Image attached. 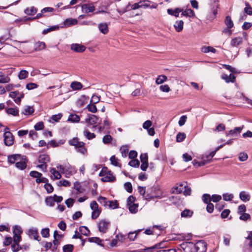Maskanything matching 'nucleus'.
Listing matches in <instances>:
<instances>
[{
  "label": "nucleus",
  "instance_id": "obj_7",
  "mask_svg": "<svg viewBox=\"0 0 252 252\" xmlns=\"http://www.w3.org/2000/svg\"><path fill=\"white\" fill-rule=\"evenodd\" d=\"M57 167L62 174L65 175L66 177L71 174V166L69 164L58 165Z\"/></svg>",
  "mask_w": 252,
  "mask_h": 252
},
{
  "label": "nucleus",
  "instance_id": "obj_38",
  "mask_svg": "<svg viewBox=\"0 0 252 252\" xmlns=\"http://www.w3.org/2000/svg\"><path fill=\"white\" fill-rule=\"evenodd\" d=\"M119 206V204L117 203L116 200H111L107 201V207L109 209H116L118 208Z\"/></svg>",
  "mask_w": 252,
  "mask_h": 252
},
{
  "label": "nucleus",
  "instance_id": "obj_63",
  "mask_svg": "<svg viewBox=\"0 0 252 252\" xmlns=\"http://www.w3.org/2000/svg\"><path fill=\"white\" fill-rule=\"evenodd\" d=\"M34 129L36 130H40L43 129L44 128V123H43V122H39L37 123L34 125Z\"/></svg>",
  "mask_w": 252,
  "mask_h": 252
},
{
  "label": "nucleus",
  "instance_id": "obj_14",
  "mask_svg": "<svg viewBox=\"0 0 252 252\" xmlns=\"http://www.w3.org/2000/svg\"><path fill=\"white\" fill-rule=\"evenodd\" d=\"M89 98V96H87L85 95H81L76 102L77 106L80 107H83L88 102Z\"/></svg>",
  "mask_w": 252,
  "mask_h": 252
},
{
  "label": "nucleus",
  "instance_id": "obj_16",
  "mask_svg": "<svg viewBox=\"0 0 252 252\" xmlns=\"http://www.w3.org/2000/svg\"><path fill=\"white\" fill-rule=\"evenodd\" d=\"M109 223L105 220H101L98 225L99 231L102 233H105L107 230Z\"/></svg>",
  "mask_w": 252,
  "mask_h": 252
},
{
  "label": "nucleus",
  "instance_id": "obj_62",
  "mask_svg": "<svg viewBox=\"0 0 252 252\" xmlns=\"http://www.w3.org/2000/svg\"><path fill=\"white\" fill-rule=\"evenodd\" d=\"M98 201L105 207H107V201H106V198L103 196H99L97 199Z\"/></svg>",
  "mask_w": 252,
  "mask_h": 252
},
{
  "label": "nucleus",
  "instance_id": "obj_23",
  "mask_svg": "<svg viewBox=\"0 0 252 252\" xmlns=\"http://www.w3.org/2000/svg\"><path fill=\"white\" fill-rule=\"evenodd\" d=\"M182 11L183 10L182 9L176 8L175 9H168L167 12L168 14L178 17H179V13Z\"/></svg>",
  "mask_w": 252,
  "mask_h": 252
},
{
  "label": "nucleus",
  "instance_id": "obj_2",
  "mask_svg": "<svg viewBox=\"0 0 252 252\" xmlns=\"http://www.w3.org/2000/svg\"><path fill=\"white\" fill-rule=\"evenodd\" d=\"M152 195L150 196H147V197H146V199L154 198H161L165 196L159 187L158 186H154L152 188Z\"/></svg>",
  "mask_w": 252,
  "mask_h": 252
},
{
  "label": "nucleus",
  "instance_id": "obj_37",
  "mask_svg": "<svg viewBox=\"0 0 252 252\" xmlns=\"http://www.w3.org/2000/svg\"><path fill=\"white\" fill-rule=\"evenodd\" d=\"M83 134L89 140H91L95 137V135L94 133L90 132L87 128H85Z\"/></svg>",
  "mask_w": 252,
  "mask_h": 252
},
{
  "label": "nucleus",
  "instance_id": "obj_46",
  "mask_svg": "<svg viewBox=\"0 0 252 252\" xmlns=\"http://www.w3.org/2000/svg\"><path fill=\"white\" fill-rule=\"evenodd\" d=\"M50 172L54 176V178L55 179H60L62 177V176L60 172L57 171L55 168H51V169L50 170Z\"/></svg>",
  "mask_w": 252,
  "mask_h": 252
},
{
  "label": "nucleus",
  "instance_id": "obj_6",
  "mask_svg": "<svg viewBox=\"0 0 252 252\" xmlns=\"http://www.w3.org/2000/svg\"><path fill=\"white\" fill-rule=\"evenodd\" d=\"M22 232L23 230L20 226L14 225L13 227V239H15V241H21L22 239L21 235Z\"/></svg>",
  "mask_w": 252,
  "mask_h": 252
},
{
  "label": "nucleus",
  "instance_id": "obj_30",
  "mask_svg": "<svg viewBox=\"0 0 252 252\" xmlns=\"http://www.w3.org/2000/svg\"><path fill=\"white\" fill-rule=\"evenodd\" d=\"M27 160L16 162L15 163V166L20 170H24L27 167Z\"/></svg>",
  "mask_w": 252,
  "mask_h": 252
},
{
  "label": "nucleus",
  "instance_id": "obj_40",
  "mask_svg": "<svg viewBox=\"0 0 252 252\" xmlns=\"http://www.w3.org/2000/svg\"><path fill=\"white\" fill-rule=\"evenodd\" d=\"M10 78L2 72H0V83H6L10 81Z\"/></svg>",
  "mask_w": 252,
  "mask_h": 252
},
{
  "label": "nucleus",
  "instance_id": "obj_51",
  "mask_svg": "<svg viewBox=\"0 0 252 252\" xmlns=\"http://www.w3.org/2000/svg\"><path fill=\"white\" fill-rule=\"evenodd\" d=\"M186 138V134L184 133L179 132L176 136V141L181 142L184 140Z\"/></svg>",
  "mask_w": 252,
  "mask_h": 252
},
{
  "label": "nucleus",
  "instance_id": "obj_28",
  "mask_svg": "<svg viewBox=\"0 0 252 252\" xmlns=\"http://www.w3.org/2000/svg\"><path fill=\"white\" fill-rule=\"evenodd\" d=\"M240 198L243 201L246 202L250 199V195L245 191H241L239 194Z\"/></svg>",
  "mask_w": 252,
  "mask_h": 252
},
{
  "label": "nucleus",
  "instance_id": "obj_61",
  "mask_svg": "<svg viewBox=\"0 0 252 252\" xmlns=\"http://www.w3.org/2000/svg\"><path fill=\"white\" fill-rule=\"evenodd\" d=\"M125 189L129 193L132 191V186L130 182H126L124 184Z\"/></svg>",
  "mask_w": 252,
  "mask_h": 252
},
{
  "label": "nucleus",
  "instance_id": "obj_54",
  "mask_svg": "<svg viewBox=\"0 0 252 252\" xmlns=\"http://www.w3.org/2000/svg\"><path fill=\"white\" fill-rule=\"evenodd\" d=\"M246 7L244 8V11L248 15H252V7L250 5L248 2L245 3Z\"/></svg>",
  "mask_w": 252,
  "mask_h": 252
},
{
  "label": "nucleus",
  "instance_id": "obj_44",
  "mask_svg": "<svg viewBox=\"0 0 252 252\" xmlns=\"http://www.w3.org/2000/svg\"><path fill=\"white\" fill-rule=\"evenodd\" d=\"M59 29V26H58V25L53 26H51V27H50V28H49L48 29H44L42 31V34H47V33H48L49 32H52V31H56V30H58Z\"/></svg>",
  "mask_w": 252,
  "mask_h": 252
},
{
  "label": "nucleus",
  "instance_id": "obj_13",
  "mask_svg": "<svg viewBox=\"0 0 252 252\" xmlns=\"http://www.w3.org/2000/svg\"><path fill=\"white\" fill-rule=\"evenodd\" d=\"M185 184H186V182H182L180 183L178 186L172 189V193L177 194L181 193L183 191Z\"/></svg>",
  "mask_w": 252,
  "mask_h": 252
},
{
  "label": "nucleus",
  "instance_id": "obj_21",
  "mask_svg": "<svg viewBox=\"0 0 252 252\" xmlns=\"http://www.w3.org/2000/svg\"><path fill=\"white\" fill-rule=\"evenodd\" d=\"M101 178V181L104 182H113L115 180V177L111 173L110 171Z\"/></svg>",
  "mask_w": 252,
  "mask_h": 252
},
{
  "label": "nucleus",
  "instance_id": "obj_22",
  "mask_svg": "<svg viewBox=\"0 0 252 252\" xmlns=\"http://www.w3.org/2000/svg\"><path fill=\"white\" fill-rule=\"evenodd\" d=\"M151 3V1L149 0H140L139 1V3L142 6V7L146 8L148 7H150L151 8H156L157 7V5H150V3Z\"/></svg>",
  "mask_w": 252,
  "mask_h": 252
},
{
  "label": "nucleus",
  "instance_id": "obj_8",
  "mask_svg": "<svg viewBox=\"0 0 252 252\" xmlns=\"http://www.w3.org/2000/svg\"><path fill=\"white\" fill-rule=\"evenodd\" d=\"M4 143L5 145L10 146L13 145L14 141V136L10 131H5L3 134Z\"/></svg>",
  "mask_w": 252,
  "mask_h": 252
},
{
  "label": "nucleus",
  "instance_id": "obj_10",
  "mask_svg": "<svg viewBox=\"0 0 252 252\" xmlns=\"http://www.w3.org/2000/svg\"><path fill=\"white\" fill-rule=\"evenodd\" d=\"M196 252H205L207 250V244L203 240H200L194 244Z\"/></svg>",
  "mask_w": 252,
  "mask_h": 252
},
{
  "label": "nucleus",
  "instance_id": "obj_53",
  "mask_svg": "<svg viewBox=\"0 0 252 252\" xmlns=\"http://www.w3.org/2000/svg\"><path fill=\"white\" fill-rule=\"evenodd\" d=\"M87 108L89 111L92 113H95L97 111V108L94 104L90 103L87 105Z\"/></svg>",
  "mask_w": 252,
  "mask_h": 252
},
{
  "label": "nucleus",
  "instance_id": "obj_20",
  "mask_svg": "<svg viewBox=\"0 0 252 252\" xmlns=\"http://www.w3.org/2000/svg\"><path fill=\"white\" fill-rule=\"evenodd\" d=\"M50 157L48 155H40L38 157V162L40 163L47 164V163L50 161Z\"/></svg>",
  "mask_w": 252,
  "mask_h": 252
},
{
  "label": "nucleus",
  "instance_id": "obj_29",
  "mask_svg": "<svg viewBox=\"0 0 252 252\" xmlns=\"http://www.w3.org/2000/svg\"><path fill=\"white\" fill-rule=\"evenodd\" d=\"M184 22L182 20L177 21L175 22L174 27L177 32H180L183 28Z\"/></svg>",
  "mask_w": 252,
  "mask_h": 252
},
{
  "label": "nucleus",
  "instance_id": "obj_19",
  "mask_svg": "<svg viewBox=\"0 0 252 252\" xmlns=\"http://www.w3.org/2000/svg\"><path fill=\"white\" fill-rule=\"evenodd\" d=\"M98 28L99 31L104 34L108 32V25L105 23H101L98 25Z\"/></svg>",
  "mask_w": 252,
  "mask_h": 252
},
{
  "label": "nucleus",
  "instance_id": "obj_41",
  "mask_svg": "<svg viewBox=\"0 0 252 252\" xmlns=\"http://www.w3.org/2000/svg\"><path fill=\"white\" fill-rule=\"evenodd\" d=\"M45 203L49 206H54L55 205V198L53 196L46 197L45 199Z\"/></svg>",
  "mask_w": 252,
  "mask_h": 252
},
{
  "label": "nucleus",
  "instance_id": "obj_56",
  "mask_svg": "<svg viewBox=\"0 0 252 252\" xmlns=\"http://www.w3.org/2000/svg\"><path fill=\"white\" fill-rule=\"evenodd\" d=\"M202 200L205 204L211 202V198L210 195L207 193L204 194L202 196Z\"/></svg>",
  "mask_w": 252,
  "mask_h": 252
},
{
  "label": "nucleus",
  "instance_id": "obj_3",
  "mask_svg": "<svg viewBox=\"0 0 252 252\" xmlns=\"http://www.w3.org/2000/svg\"><path fill=\"white\" fill-rule=\"evenodd\" d=\"M90 208L93 210L92 218L96 219L101 213V209L98 208V205L95 201H93L90 203Z\"/></svg>",
  "mask_w": 252,
  "mask_h": 252
},
{
  "label": "nucleus",
  "instance_id": "obj_34",
  "mask_svg": "<svg viewBox=\"0 0 252 252\" xmlns=\"http://www.w3.org/2000/svg\"><path fill=\"white\" fill-rule=\"evenodd\" d=\"M242 42V38L240 37H235L233 39L230 43L232 46L236 47L240 45Z\"/></svg>",
  "mask_w": 252,
  "mask_h": 252
},
{
  "label": "nucleus",
  "instance_id": "obj_1",
  "mask_svg": "<svg viewBox=\"0 0 252 252\" xmlns=\"http://www.w3.org/2000/svg\"><path fill=\"white\" fill-rule=\"evenodd\" d=\"M68 144L74 147L77 152L83 155L87 154V149L86 148L85 144L83 142L79 141L78 138L74 137L68 141Z\"/></svg>",
  "mask_w": 252,
  "mask_h": 252
},
{
  "label": "nucleus",
  "instance_id": "obj_9",
  "mask_svg": "<svg viewBox=\"0 0 252 252\" xmlns=\"http://www.w3.org/2000/svg\"><path fill=\"white\" fill-rule=\"evenodd\" d=\"M164 243L165 242L164 241L161 242L160 243L157 244L152 247H147L143 249L134 250L133 252H145L147 251H152L154 249H162L165 247Z\"/></svg>",
  "mask_w": 252,
  "mask_h": 252
},
{
  "label": "nucleus",
  "instance_id": "obj_57",
  "mask_svg": "<svg viewBox=\"0 0 252 252\" xmlns=\"http://www.w3.org/2000/svg\"><path fill=\"white\" fill-rule=\"evenodd\" d=\"M110 160L112 164L115 166H121V164H120L118 161V159L116 158L115 156H112L110 158Z\"/></svg>",
  "mask_w": 252,
  "mask_h": 252
},
{
  "label": "nucleus",
  "instance_id": "obj_15",
  "mask_svg": "<svg viewBox=\"0 0 252 252\" xmlns=\"http://www.w3.org/2000/svg\"><path fill=\"white\" fill-rule=\"evenodd\" d=\"M28 235L30 236H33L34 239L38 241L40 240V238L38 235V230L37 228H33L30 229L28 231Z\"/></svg>",
  "mask_w": 252,
  "mask_h": 252
},
{
  "label": "nucleus",
  "instance_id": "obj_48",
  "mask_svg": "<svg viewBox=\"0 0 252 252\" xmlns=\"http://www.w3.org/2000/svg\"><path fill=\"white\" fill-rule=\"evenodd\" d=\"M34 112V109L31 106H27L25 108L22 113L26 115H30Z\"/></svg>",
  "mask_w": 252,
  "mask_h": 252
},
{
  "label": "nucleus",
  "instance_id": "obj_17",
  "mask_svg": "<svg viewBox=\"0 0 252 252\" xmlns=\"http://www.w3.org/2000/svg\"><path fill=\"white\" fill-rule=\"evenodd\" d=\"M243 127V126H242V127H236L234 128V129L230 130L228 132H226V135L227 136H237L238 134H239L241 133Z\"/></svg>",
  "mask_w": 252,
  "mask_h": 252
},
{
  "label": "nucleus",
  "instance_id": "obj_11",
  "mask_svg": "<svg viewBox=\"0 0 252 252\" xmlns=\"http://www.w3.org/2000/svg\"><path fill=\"white\" fill-rule=\"evenodd\" d=\"M70 49L75 52L82 53L85 51L86 47L79 44H72L71 45Z\"/></svg>",
  "mask_w": 252,
  "mask_h": 252
},
{
  "label": "nucleus",
  "instance_id": "obj_32",
  "mask_svg": "<svg viewBox=\"0 0 252 252\" xmlns=\"http://www.w3.org/2000/svg\"><path fill=\"white\" fill-rule=\"evenodd\" d=\"M77 23V20L75 19L68 18L64 21V25L66 27H69L74 25Z\"/></svg>",
  "mask_w": 252,
  "mask_h": 252
},
{
  "label": "nucleus",
  "instance_id": "obj_45",
  "mask_svg": "<svg viewBox=\"0 0 252 252\" xmlns=\"http://www.w3.org/2000/svg\"><path fill=\"white\" fill-rule=\"evenodd\" d=\"M79 231L81 235L85 236H88L90 234V230L87 227L85 226H82L79 227Z\"/></svg>",
  "mask_w": 252,
  "mask_h": 252
},
{
  "label": "nucleus",
  "instance_id": "obj_12",
  "mask_svg": "<svg viewBox=\"0 0 252 252\" xmlns=\"http://www.w3.org/2000/svg\"><path fill=\"white\" fill-rule=\"evenodd\" d=\"M83 12L88 13L94 10V6L93 3L83 4L81 5Z\"/></svg>",
  "mask_w": 252,
  "mask_h": 252
},
{
  "label": "nucleus",
  "instance_id": "obj_55",
  "mask_svg": "<svg viewBox=\"0 0 252 252\" xmlns=\"http://www.w3.org/2000/svg\"><path fill=\"white\" fill-rule=\"evenodd\" d=\"M139 164H140V162L137 159H132L128 163V165L129 166H130L131 167H139Z\"/></svg>",
  "mask_w": 252,
  "mask_h": 252
},
{
  "label": "nucleus",
  "instance_id": "obj_39",
  "mask_svg": "<svg viewBox=\"0 0 252 252\" xmlns=\"http://www.w3.org/2000/svg\"><path fill=\"white\" fill-rule=\"evenodd\" d=\"M167 80V77L164 75H158L156 80L157 84L159 85L163 83Z\"/></svg>",
  "mask_w": 252,
  "mask_h": 252
},
{
  "label": "nucleus",
  "instance_id": "obj_43",
  "mask_svg": "<svg viewBox=\"0 0 252 252\" xmlns=\"http://www.w3.org/2000/svg\"><path fill=\"white\" fill-rule=\"evenodd\" d=\"M193 215V212L189 209H185L181 214V216L183 218L191 217Z\"/></svg>",
  "mask_w": 252,
  "mask_h": 252
},
{
  "label": "nucleus",
  "instance_id": "obj_27",
  "mask_svg": "<svg viewBox=\"0 0 252 252\" xmlns=\"http://www.w3.org/2000/svg\"><path fill=\"white\" fill-rule=\"evenodd\" d=\"M20 241H15V239H13V243L11 245V249L13 252H17L20 250L22 249L21 246L19 244Z\"/></svg>",
  "mask_w": 252,
  "mask_h": 252
},
{
  "label": "nucleus",
  "instance_id": "obj_36",
  "mask_svg": "<svg viewBox=\"0 0 252 252\" xmlns=\"http://www.w3.org/2000/svg\"><path fill=\"white\" fill-rule=\"evenodd\" d=\"M224 22L228 29H231L234 26L231 17L229 15L226 17Z\"/></svg>",
  "mask_w": 252,
  "mask_h": 252
},
{
  "label": "nucleus",
  "instance_id": "obj_33",
  "mask_svg": "<svg viewBox=\"0 0 252 252\" xmlns=\"http://www.w3.org/2000/svg\"><path fill=\"white\" fill-rule=\"evenodd\" d=\"M182 15L186 17H193L195 16L194 11L191 9H187L184 11H182Z\"/></svg>",
  "mask_w": 252,
  "mask_h": 252
},
{
  "label": "nucleus",
  "instance_id": "obj_4",
  "mask_svg": "<svg viewBox=\"0 0 252 252\" xmlns=\"http://www.w3.org/2000/svg\"><path fill=\"white\" fill-rule=\"evenodd\" d=\"M98 118L95 115L93 114L88 115V117L85 119V123L88 125H93L92 128L95 129L97 127L96 124L98 123Z\"/></svg>",
  "mask_w": 252,
  "mask_h": 252
},
{
  "label": "nucleus",
  "instance_id": "obj_18",
  "mask_svg": "<svg viewBox=\"0 0 252 252\" xmlns=\"http://www.w3.org/2000/svg\"><path fill=\"white\" fill-rule=\"evenodd\" d=\"M221 78L224 80L226 83H234L235 81V76L231 73L229 75H227L226 74H223L221 75Z\"/></svg>",
  "mask_w": 252,
  "mask_h": 252
},
{
  "label": "nucleus",
  "instance_id": "obj_35",
  "mask_svg": "<svg viewBox=\"0 0 252 252\" xmlns=\"http://www.w3.org/2000/svg\"><path fill=\"white\" fill-rule=\"evenodd\" d=\"M6 113L9 115H12L14 116H18L19 111L17 108H9L6 109Z\"/></svg>",
  "mask_w": 252,
  "mask_h": 252
},
{
  "label": "nucleus",
  "instance_id": "obj_52",
  "mask_svg": "<svg viewBox=\"0 0 252 252\" xmlns=\"http://www.w3.org/2000/svg\"><path fill=\"white\" fill-rule=\"evenodd\" d=\"M138 207V204L134 203V204H131L130 205L128 206V209H129V211L131 213H135L137 211Z\"/></svg>",
  "mask_w": 252,
  "mask_h": 252
},
{
  "label": "nucleus",
  "instance_id": "obj_25",
  "mask_svg": "<svg viewBox=\"0 0 252 252\" xmlns=\"http://www.w3.org/2000/svg\"><path fill=\"white\" fill-rule=\"evenodd\" d=\"M70 87L73 90L77 91L81 90L82 87V84L77 81H73L70 84Z\"/></svg>",
  "mask_w": 252,
  "mask_h": 252
},
{
  "label": "nucleus",
  "instance_id": "obj_24",
  "mask_svg": "<svg viewBox=\"0 0 252 252\" xmlns=\"http://www.w3.org/2000/svg\"><path fill=\"white\" fill-rule=\"evenodd\" d=\"M37 11V9L34 6L27 7L24 10V13L28 15H33Z\"/></svg>",
  "mask_w": 252,
  "mask_h": 252
},
{
  "label": "nucleus",
  "instance_id": "obj_59",
  "mask_svg": "<svg viewBox=\"0 0 252 252\" xmlns=\"http://www.w3.org/2000/svg\"><path fill=\"white\" fill-rule=\"evenodd\" d=\"M41 234L43 237L48 238L49 237V229L48 228H43L41 231Z\"/></svg>",
  "mask_w": 252,
  "mask_h": 252
},
{
  "label": "nucleus",
  "instance_id": "obj_26",
  "mask_svg": "<svg viewBox=\"0 0 252 252\" xmlns=\"http://www.w3.org/2000/svg\"><path fill=\"white\" fill-rule=\"evenodd\" d=\"M20 159V155L14 154L8 157V162L11 164L15 163L16 161Z\"/></svg>",
  "mask_w": 252,
  "mask_h": 252
},
{
  "label": "nucleus",
  "instance_id": "obj_31",
  "mask_svg": "<svg viewBox=\"0 0 252 252\" xmlns=\"http://www.w3.org/2000/svg\"><path fill=\"white\" fill-rule=\"evenodd\" d=\"M45 48V44L43 42H37L34 46V50L36 51H40L44 49Z\"/></svg>",
  "mask_w": 252,
  "mask_h": 252
},
{
  "label": "nucleus",
  "instance_id": "obj_5",
  "mask_svg": "<svg viewBox=\"0 0 252 252\" xmlns=\"http://www.w3.org/2000/svg\"><path fill=\"white\" fill-rule=\"evenodd\" d=\"M184 252H196L194 243L192 242H185L181 244Z\"/></svg>",
  "mask_w": 252,
  "mask_h": 252
},
{
  "label": "nucleus",
  "instance_id": "obj_50",
  "mask_svg": "<svg viewBox=\"0 0 252 252\" xmlns=\"http://www.w3.org/2000/svg\"><path fill=\"white\" fill-rule=\"evenodd\" d=\"M29 73L26 70H22L20 71L18 74L19 79L22 80L26 78L28 76Z\"/></svg>",
  "mask_w": 252,
  "mask_h": 252
},
{
  "label": "nucleus",
  "instance_id": "obj_42",
  "mask_svg": "<svg viewBox=\"0 0 252 252\" xmlns=\"http://www.w3.org/2000/svg\"><path fill=\"white\" fill-rule=\"evenodd\" d=\"M79 120V116L75 114H70L68 118V121L73 123H77Z\"/></svg>",
  "mask_w": 252,
  "mask_h": 252
},
{
  "label": "nucleus",
  "instance_id": "obj_47",
  "mask_svg": "<svg viewBox=\"0 0 252 252\" xmlns=\"http://www.w3.org/2000/svg\"><path fill=\"white\" fill-rule=\"evenodd\" d=\"M201 51L205 53H207L209 52H211L212 53H215L216 52V50L214 48L211 46H204L202 47Z\"/></svg>",
  "mask_w": 252,
  "mask_h": 252
},
{
  "label": "nucleus",
  "instance_id": "obj_64",
  "mask_svg": "<svg viewBox=\"0 0 252 252\" xmlns=\"http://www.w3.org/2000/svg\"><path fill=\"white\" fill-rule=\"evenodd\" d=\"M246 239L249 241L248 244V246L250 247H252V231L248 232V236L246 237Z\"/></svg>",
  "mask_w": 252,
  "mask_h": 252
},
{
  "label": "nucleus",
  "instance_id": "obj_60",
  "mask_svg": "<svg viewBox=\"0 0 252 252\" xmlns=\"http://www.w3.org/2000/svg\"><path fill=\"white\" fill-rule=\"evenodd\" d=\"M30 175L33 178H35L36 179H39L42 176V174L36 171H32L30 173Z\"/></svg>",
  "mask_w": 252,
  "mask_h": 252
},
{
  "label": "nucleus",
  "instance_id": "obj_58",
  "mask_svg": "<svg viewBox=\"0 0 252 252\" xmlns=\"http://www.w3.org/2000/svg\"><path fill=\"white\" fill-rule=\"evenodd\" d=\"M112 140V137L110 135L107 134L104 136L102 139L103 142L105 144H107L110 143Z\"/></svg>",
  "mask_w": 252,
  "mask_h": 252
},
{
  "label": "nucleus",
  "instance_id": "obj_49",
  "mask_svg": "<svg viewBox=\"0 0 252 252\" xmlns=\"http://www.w3.org/2000/svg\"><path fill=\"white\" fill-rule=\"evenodd\" d=\"M74 248V246L71 244H67L64 245L63 247V252H72Z\"/></svg>",
  "mask_w": 252,
  "mask_h": 252
}]
</instances>
